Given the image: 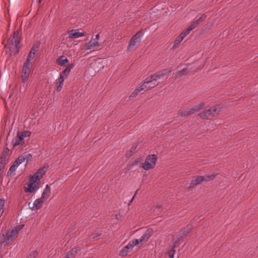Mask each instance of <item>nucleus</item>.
Segmentation results:
<instances>
[{"mask_svg":"<svg viewBox=\"0 0 258 258\" xmlns=\"http://www.w3.org/2000/svg\"><path fill=\"white\" fill-rule=\"evenodd\" d=\"M31 67L32 66H28L27 65L24 64L22 75L23 82L25 83L27 81L30 73Z\"/></svg>","mask_w":258,"mask_h":258,"instance_id":"obj_13","label":"nucleus"},{"mask_svg":"<svg viewBox=\"0 0 258 258\" xmlns=\"http://www.w3.org/2000/svg\"><path fill=\"white\" fill-rule=\"evenodd\" d=\"M45 201L46 200H45L44 199H42V197L36 200L33 203V206L32 208V210H37L39 209L42 207V205Z\"/></svg>","mask_w":258,"mask_h":258,"instance_id":"obj_18","label":"nucleus"},{"mask_svg":"<svg viewBox=\"0 0 258 258\" xmlns=\"http://www.w3.org/2000/svg\"><path fill=\"white\" fill-rule=\"evenodd\" d=\"M38 182L35 180L30 178L28 187L26 188L25 191L28 192L32 193L38 189L37 184Z\"/></svg>","mask_w":258,"mask_h":258,"instance_id":"obj_12","label":"nucleus"},{"mask_svg":"<svg viewBox=\"0 0 258 258\" xmlns=\"http://www.w3.org/2000/svg\"><path fill=\"white\" fill-rule=\"evenodd\" d=\"M181 38H180L179 37L175 40L173 44V47H176L177 45H178L182 41Z\"/></svg>","mask_w":258,"mask_h":258,"instance_id":"obj_33","label":"nucleus"},{"mask_svg":"<svg viewBox=\"0 0 258 258\" xmlns=\"http://www.w3.org/2000/svg\"><path fill=\"white\" fill-rule=\"evenodd\" d=\"M24 226V224L19 225L8 232L6 235L2 234L0 236V248L4 244H8L11 241L13 240L17 235L18 232Z\"/></svg>","mask_w":258,"mask_h":258,"instance_id":"obj_1","label":"nucleus"},{"mask_svg":"<svg viewBox=\"0 0 258 258\" xmlns=\"http://www.w3.org/2000/svg\"><path fill=\"white\" fill-rule=\"evenodd\" d=\"M57 64L65 66L68 62V59L63 55L59 56L56 61Z\"/></svg>","mask_w":258,"mask_h":258,"instance_id":"obj_20","label":"nucleus"},{"mask_svg":"<svg viewBox=\"0 0 258 258\" xmlns=\"http://www.w3.org/2000/svg\"><path fill=\"white\" fill-rule=\"evenodd\" d=\"M5 204V200L4 198L0 199V217L4 212V206Z\"/></svg>","mask_w":258,"mask_h":258,"instance_id":"obj_28","label":"nucleus"},{"mask_svg":"<svg viewBox=\"0 0 258 258\" xmlns=\"http://www.w3.org/2000/svg\"><path fill=\"white\" fill-rule=\"evenodd\" d=\"M64 78L63 77H60L58 79V81L56 83V91L57 92H60L62 89V86L63 85V82L64 81Z\"/></svg>","mask_w":258,"mask_h":258,"instance_id":"obj_24","label":"nucleus"},{"mask_svg":"<svg viewBox=\"0 0 258 258\" xmlns=\"http://www.w3.org/2000/svg\"><path fill=\"white\" fill-rule=\"evenodd\" d=\"M185 35H184L182 32L179 35V36H178L180 38H181L182 40H183L185 37Z\"/></svg>","mask_w":258,"mask_h":258,"instance_id":"obj_38","label":"nucleus"},{"mask_svg":"<svg viewBox=\"0 0 258 258\" xmlns=\"http://www.w3.org/2000/svg\"><path fill=\"white\" fill-rule=\"evenodd\" d=\"M187 73V69H183L182 70L177 71L173 74L175 78L180 77L182 76H184Z\"/></svg>","mask_w":258,"mask_h":258,"instance_id":"obj_25","label":"nucleus"},{"mask_svg":"<svg viewBox=\"0 0 258 258\" xmlns=\"http://www.w3.org/2000/svg\"><path fill=\"white\" fill-rule=\"evenodd\" d=\"M99 34H97L95 35V37L94 38H93L94 39L96 40H97L98 41V40L99 39Z\"/></svg>","mask_w":258,"mask_h":258,"instance_id":"obj_39","label":"nucleus"},{"mask_svg":"<svg viewBox=\"0 0 258 258\" xmlns=\"http://www.w3.org/2000/svg\"><path fill=\"white\" fill-rule=\"evenodd\" d=\"M141 35H138V34H135L133 36V37L129 44V46L127 48V50H129L131 48H133L134 47L139 45V44L141 42Z\"/></svg>","mask_w":258,"mask_h":258,"instance_id":"obj_14","label":"nucleus"},{"mask_svg":"<svg viewBox=\"0 0 258 258\" xmlns=\"http://www.w3.org/2000/svg\"><path fill=\"white\" fill-rule=\"evenodd\" d=\"M144 91V90H141V85L137 89H136L132 93L131 97H134L139 92Z\"/></svg>","mask_w":258,"mask_h":258,"instance_id":"obj_31","label":"nucleus"},{"mask_svg":"<svg viewBox=\"0 0 258 258\" xmlns=\"http://www.w3.org/2000/svg\"><path fill=\"white\" fill-rule=\"evenodd\" d=\"M158 85V82H157L156 79H154L153 76L151 75L145 79L143 84H141V90L147 91L154 88Z\"/></svg>","mask_w":258,"mask_h":258,"instance_id":"obj_7","label":"nucleus"},{"mask_svg":"<svg viewBox=\"0 0 258 258\" xmlns=\"http://www.w3.org/2000/svg\"><path fill=\"white\" fill-rule=\"evenodd\" d=\"M153 232V230L151 228L147 229L144 234L141 236L139 240V243L143 241H147L151 237Z\"/></svg>","mask_w":258,"mask_h":258,"instance_id":"obj_16","label":"nucleus"},{"mask_svg":"<svg viewBox=\"0 0 258 258\" xmlns=\"http://www.w3.org/2000/svg\"><path fill=\"white\" fill-rule=\"evenodd\" d=\"M257 22H258V18H257Z\"/></svg>","mask_w":258,"mask_h":258,"instance_id":"obj_43","label":"nucleus"},{"mask_svg":"<svg viewBox=\"0 0 258 258\" xmlns=\"http://www.w3.org/2000/svg\"><path fill=\"white\" fill-rule=\"evenodd\" d=\"M221 110L219 105H216L213 107L207 109L199 114L201 117L204 119H211L217 115Z\"/></svg>","mask_w":258,"mask_h":258,"instance_id":"obj_4","label":"nucleus"},{"mask_svg":"<svg viewBox=\"0 0 258 258\" xmlns=\"http://www.w3.org/2000/svg\"><path fill=\"white\" fill-rule=\"evenodd\" d=\"M216 174L215 173H211L207 174L205 176H198L194 177V178L191 181L190 185L188 186V188H190L195 185L200 184L203 182H208L216 176Z\"/></svg>","mask_w":258,"mask_h":258,"instance_id":"obj_3","label":"nucleus"},{"mask_svg":"<svg viewBox=\"0 0 258 258\" xmlns=\"http://www.w3.org/2000/svg\"><path fill=\"white\" fill-rule=\"evenodd\" d=\"M99 46V42L97 40H96L92 38L88 43L86 44V48L87 50H89L98 47Z\"/></svg>","mask_w":258,"mask_h":258,"instance_id":"obj_19","label":"nucleus"},{"mask_svg":"<svg viewBox=\"0 0 258 258\" xmlns=\"http://www.w3.org/2000/svg\"><path fill=\"white\" fill-rule=\"evenodd\" d=\"M157 160V156L155 154L148 155L144 162L142 164V167L145 170L153 169L156 165Z\"/></svg>","mask_w":258,"mask_h":258,"instance_id":"obj_5","label":"nucleus"},{"mask_svg":"<svg viewBox=\"0 0 258 258\" xmlns=\"http://www.w3.org/2000/svg\"><path fill=\"white\" fill-rule=\"evenodd\" d=\"M13 97V95H11L8 99V102L11 101L12 100Z\"/></svg>","mask_w":258,"mask_h":258,"instance_id":"obj_40","label":"nucleus"},{"mask_svg":"<svg viewBox=\"0 0 258 258\" xmlns=\"http://www.w3.org/2000/svg\"><path fill=\"white\" fill-rule=\"evenodd\" d=\"M85 35V32H80L78 29H73L68 32L69 38L72 39H76Z\"/></svg>","mask_w":258,"mask_h":258,"instance_id":"obj_15","label":"nucleus"},{"mask_svg":"<svg viewBox=\"0 0 258 258\" xmlns=\"http://www.w3.org/2000/svg\"><path fill=\"white\" fill-rule=\"evenodd\" d=\"M39 47V44H35L32 48H31L30 52L29 53L26 61L24 64L27 65L28 66H32L30 61L33 60L35 57L36 52L38 51Z\"/></svg>","mask_w":258,"mask_h":258,"instance_id":"obj_10","label":"nucleus"},{"mask_svg":"<svg viewBox=\"0 0 258 258\" xmlns=\"http://www.w3.org/2000/svg\"><path fill=\"white\" fill-rule=\"evenodd\" d=\"M191 31L187 28L182 32V33L186 36Z\"/></svg>","mask_w":258,"mask_h":258,"instance_id":"obj_36","label":"nucleus"},{"mask_svg":"<svg viewBox=\"0 0 258 258\" xmlns=\"http://www.w3.org/2000/svg\"><path fill=\"white\" fill-rule=\"evenodd\" d=\"M203 105L202 104L197 105L191 108L186 109L184 110L181 111L179 112V114L181 116H184L189 114H192L196 112L199 111Z\"/></svg>","mask_w":258,"mask_h":258,"instance_id":"obj_11","label":"nucleus"},{"mask_svg":"<svg viewBox=\"0 0 258 258\" xmlns=\"http://www.w3.org/2000/svg\"><path fill=\"white\" fill-rule=\"evenodd\" d=\"M73 67V64H69L65 70L60 74V77L62 76L64 79H66Z\"/></svg>","mask_w":258,"mask_h":258,"instance_id":"obj_22","label":"nucleus"},{"mask_svg":"<svg viewBox=\"0 0 258 258\" xmlns=\"http://www.w3.org/2000/svg\"><path fill=\"white\" fill-rule=\"evenodd\" d=\"M50 194V188L48 186V184H47L42 192V196L41 197L42 198V199H44L45 200H46L49 197Z\"/></svg>","mask_w":258,"mask_h":258,"instance_id":"obj_21","label":"nucleus"},{"mask_svg":"<svg viewBox=\"0 0 258 258\" xmlns=\"http://www.w3.org/2000/svg\"><path fill=\"white\" fill-rule=\"evenodd\" d=\"M174 246L168 252V258H174V255L175 252V250L174 249Z\"/></svg>","mask_w":258,"mask_h":258,"instance_id":"obj_32","label":"nucleus"},{"mask_svg":"<svg viewBox=\"0 0 258 258\" xmlns=\"http://www.w3.org/2000/svg\"><path fill=\"white\" fill-rule=\"evenodd\" d=\"M139 244L138 239H135L130 241L119 252V255L124 256L127 254L131 251L133 247Z\"/></svg>","mask_w":258,"mask_h":258,"instance_id":"obj_9","label":"nucleus"},{"mask_svg":"<svg viewBox=\"0 0 258 258\" xmlns=\"http://www.w3.org/2000/svg\"><path fill=\"white\" fill-rule=\"evenodd\" d=\"M41 0H39V2L40 3Z\"/></svg>","mask_w":258,"mask_h":258,"instance_id":"obj_42","label":"nucleus"},{"mask_svg":"<svg viewBox=\"0 0 258 258\" xmlns=\"http://www.w3.org/2000/svg\"><path fill=\"white\" fill-rule=\"evenodd\" d=\"M45 173V170H44V168H40L38 169L37 171L34 174V175L31 177V178L39 182Z\"/></svg>","mask_w":258,"mask_h":258,"instance_id":"obj_17","label":"nucleus"},{"mask_svg":"<svg viewBox=\"0 0 258 258\" xmlns=\"http://www.w3.org/2000/svg\"><path fill=\"white\" fill-rule=\"evenodd\" d=\"M172 71V68L165 69L152 75L158 84L165 80L166 77Z\"/></svg>","mask_w":258,"mask_h":258,"instance_id":"obj_8","label":"nucleus"},{"mask_svg":"<svg viewBox=\"0 0 258 258\" xmlns=\"http://www.w3.org/2000/svg\"><path fill=\"white\" fill-rule=\"evenodd\" d=\"M137 191L138 190H137L135 192V194H134V196L132 197V199L131 200V201L129 202V203H128V205H130L133 202V200L134 199L135 196H136V195L137 194Z\"/></svg>","mask_w":258,"mask_h":258,"instance_id":"obj_37","label":"nucleus"},{"mask_svg":"<svg viewBox=\"0 0 258 258\" xmlns=\"http://www.w3.org/2000/svg\"><path fill=\"white\" fill-rule=\"evenodd\" d=\"M30 135L31 133L29 131L18 132L16 138L12 141V143L14 147L23 145L24 143V139Z\"/></svg>","mask_w":258,"mask_h":258,"instance_id":"obj_6","label":"nucleus"},{"mask_svg":"<svg viewBox=\"0 0 258 258\" xmlns=\"http://www.w3.org/2000/svg\"><path fill=\"white\" fill-rule=\"evenodd\" d=\"M37 255V252L35 251L32 252L28 258H35Z\"/></svg>","mask_w":258,"mask_h":258,"instance_id":"obj_35","label":"nucleus"},{"mask_svg":"<svg viewBox=\"0 0 258 258\" xmlns=\"http://www.w3.org/2000/svg\"><path fill=\"white\" fill-rule=\"evenodd\" d=\"M198 26L197 24L195 21L193 22L188 27L189 30L192 31L193 29L196 28Z\"/></svg>","mask_w":258,"mask_h":258,"instance_id":"obj_34","label":"nucleus"},{"mask_svg":"<svg viewBox=\"0 0 258 258\" xmlns=\"http://www.w3.org/2000/svg\"><path fill=\"white\" fill-rule=\"evenodd\" d=\"M72 257H70L69 256H68L67 257H66V258H71Z\"/></svg>","mask_w":258,"mask_h":258,"instance_id":"obj_41","label":"nucleus"},{"mask_svg":"<svg viewBox=\"0 0 258 258\" xmlns=\"http://www.w3.org/2000/svg\"><path fill=\"white\" fill-rule=\"evenodd\" d=\"M206 18V16L205 15H202L198 19L195 21L196 23L198 25L199 24L204 21Z\"/></svg>","mask_w":258,"mask_h":258,"instance_id":"obj_30","label":"nucleus"},{"mask_svg":"<svg viewBox=\"0 0 258 258\" xmlns=\"http://www.w3.org/2000/svg\"><path fill=\"white\" fill-rule=\"evenodd\" d=\"M17 168V167L14 164H13L10 167L9 170V173L10 175H13L15 174V171H16Z\"/></svg>","mask_w":258,"mask_h":258,"instance_id":"obj_29","label":"nucleus"},{"mask_svg":"<svg viewBox=\"0 0 258 258\" xmlns=\"http://www.w3.org/2000/svg\"><path fill=\"white\" fill-rule=\"evenodd\" d=\"M192 228V225L191 224H188L186 227H184L181 231H180V234L185 236L188 233L190 232Z\"/></svg>","mask_w":258,"mask_h":258,"instance_id":"obj_23","label":"nucleus"},{"mask_svg":"<svg viewBox=\"0 0 258 258\" xmlns=\"http://www.w3.org/2000/svg\"><path fill=\"white\" fill-rule=\"evenodd\" d=\"M80 251V248H79L78 247L73 248L71 251H70L68 252V255L70 257H73L75 254L77 253Z\"/></svg>","mask_w":258,"mask_h":258,"instance_id":"obj_26","label":"nucleus"},{"mask_svg":"<svg viewBox=\"0 0 258 258\" xmlns=\"http://www.w3.org/2000/svg\"><path fill=\"white\" fill-rule=\"evenodd\" d=\"M8 45L10 51L11 55L16 54L19 50V41L14 33L8 40Z\"/></svg>","mask_w":258,"mask_h":258,"instance_id":"obj_2","label":"nucleus"},{"mask_svg":"<svg viewBox=\"0 0 258 258\" xmlns=\"http://www.w3.org/2000/svg\"><path fill=\"white\" fill-rule=\"evenodd\" d=\"M25 159L23 157H19L14 162L13 164L15 165L17 167H18L20 164H22L23 162L25 161Z\"/></svg>","mask_w":258,"mask_h":258,"instance_id":"obj_27","label":"nucleus"}]
</instances>
